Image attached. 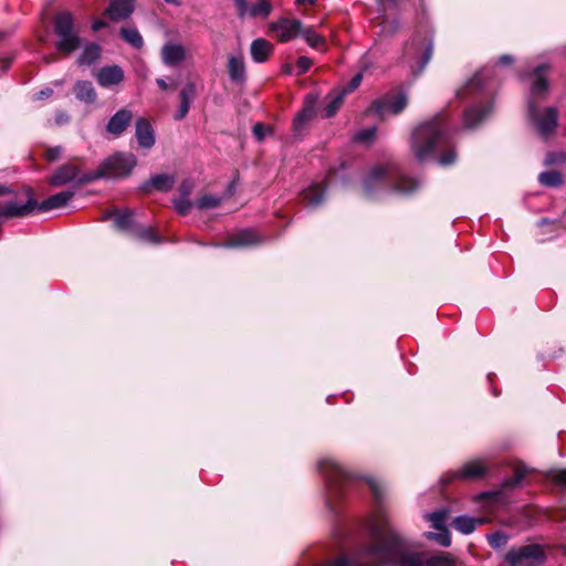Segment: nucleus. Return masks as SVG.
Returning <instances> with one entry per match:
<instances>
[{"label": "nucleus", "mask_w": 566, "mask_h": 566, "mask_svg": "<svg viewBox=\"0 0 566 566\" xmlns=\"http://www.w3.org/2000/svg\"><path fill=\"white\" fill-rule=\"evenodd\" d=\"M98 179H106L105 171L103 169L102 164L98 166V168L95 171H88L81 176H77L75 185L73 186V189L75 190L80 186L93 182Z\"/></svg>", "instance_id": "58836bf2"}, {"label": "nucleus", "mask_w": 566, "mask_h": 566, "mask_svg": "<svg viewBox=\"0 0 566 566\" xmlns=\"http://www.w3.org/2000/svg\"><path fill=\"white\" fill-rule=\"evenodd\" d=\"M175 182L172 175L158 174L140 184L138 191L143 195H151L154 191L168 192L174 188Z\"/></svg>", "instance_id": "2eb2a0df"}, {"label": "nucleus", "mask_w": 566, "mask_h": 566, "mask_svg": "<svg viewBox=\"0 0 566 566\" xmlns=\"http://www.w3.org/2000/svg\"><path fill=\"white\" fill-rule=\"evenodd\" d=\"M174 206H175L176 211L179 214L187 216V214H189V212L192 208V202L188 199L182 198L179 200H175Z\"/></svg>", "instance_id": "603ef678"}, {"label": "nucleus", "mask_w": 566, "mask_h": 566, "mask_svg": "<svg viewBox=\"0 0 566 566\" xmlns=\"http://www.w3.org/2000/svg\"><path fill=\"white\" fill-rule=\"evenodd\" d=\"M303 36L307 44L316 50L326 49V40L321 34L316 33L312 28H307L303 31Z\"/></svg>", "instance_id": "ea45409f"}, {"label": "nucleus", "mask_w": 566, "mask_h": 566, "mask_svg": "<svg viewBox=\"0 0 566 566\" xmlns=\"http://www.w3.org/2000/svg\"><path fill=\"white\" fill-rule=\"evenodd\" d=\"M161 59L168 66H175L186 59V50L180 44L166 43L161 49Z\"/></svg>", "instance_id": "c756f323"}, {"label": "nucleus", "mask_w": 566, "mask_h": 566, "mask_svg": "<svg viewBox=\"0 0 566 566\" xmlns=\"http://www.w3.org/2000/svg\"><path fill=\"white\" fill-rule=\"evenodd\" d=\"M361 81H363V74L357 73L352 77V80L345 86H343L342 88H338V91L340 93H344V95L346 96L347 94L357 90L359 87V85L361 84Z\"/></svg>", "instance_id": "8fccbe9b"}, {"label": "nucleus", "mask_w": 566, "mask_h": 566, "mask_svg": "<svg viewBox=\"0 0 566 566\" xmlns=\"http://www.w3.org/2000/svg\"><path fill=\"white\" fill-rule=\"evenodd\" d=\"M80 168L73 164H63L55 169L49 178V184L53 187H62L73 180H76Z\"/></svg>", "instance_id": "393cba45"}, {"label": "nucleus", "mask_w": 566, "mask_h": 566, "mask_svg": "<svg viewBox=\"0 0 566 566\" xmlns=\"http://www.w3.org/2000/svg\"><path fill=\"white\" fill-rule=\"evenodd\" d=\"M326 187L314 184L302 191V200L308 207H318L325 199Z\"/></svg>", "instance_id": "7c9ffc66"}, {"label": "nucleus", "mask_w": 566, "mask_h": 566, "mask_svg": "<svg viewBox=\"0 0 566 566\" xmlns=\"http://www.w3.org/2000/svg\"><path fill=\"white\" fill-rule=\"evenodd\" d=\"M546 479L555 486L566 489V469L549 470L546 473Z\"/></svg>", "instance_id": "a18cd8bd"}, {"label": "nucleus", "mask_w": 566, "mask_h": 566, "mask_svg": "<svg viewBox=\"0 0 566 566\" xmlns=\"http://www.w3.org/2000/svg\"><path fill=\"white\" fill-rule=\"evenodd\" d=\"M488 472L489 467L481 459H474L465 462L459 470L446 473L441 483L447 486L455 480L476 481L483 479Z\"/></svg>", "instance_id": "9b49d317"}, {"label": "nucleus", "mask_w": 566, "mask_h": 566, "mask_svg": "<svg viewBox=\"0 0 566 566\" xmlns=\"http://www.w3.org/2000/svg\"><path fill=\"white\" fill-rule=\"evenodd\" d=\"M377 4L379 6V10L384 13L390 10H399L402 0H376Z\"/></svg>", "instance_id": "3c124183"}, {"label": "nucleus", "mask_w": 566, "mask_h": 566, "mask_svg": "<svg viewBox=\"0 0 566 566\" xmlns=\"http://www.w3.org/2000/svg\"><path fill=\"white\" fill-rule=\"evenodd\" d=\"M434 50V32L429 29L417 30L410 42L406 44L405 55L411 75L417 78L426 70Z\"/></svg>", "instance_id": "423d86ee"}, {"label": "nucleus", "mask_w": 566, "mask_h": 566, "mask_svg": "<svg viewBox=\"0 0 566 566\" xmlns=\"http://www.w3.org/2000/svg\"><path fill=\"white\" fill-rule=\"evenodd\" d=\"M107 27V23L104 20L97 19L92 23L93 31H99Z\"/></svg>", "instance_id": "e2e57ef3"}, {"label": "nucleus", "mask_w": 566, "mask_h": 566, "mask_svg": "<svg viewBox=\"0 0 566 566\" xmlns=\"http://www.w3.org/2000/svg\"><path fill=\"white\" fill-rule=\"evenodd\" d=\"M227 71L232 83L243 86L247 83V67L242 54L228 57Z\"/></svg>", "instance_id": "5701e85b"}, {"label": "nucleus", "mask_w": 566, "mask_h": 566, "mask_svg": "<svg viewBox=\"0 0 566 566\" xmlns=\"http://www.w3.org/2000/svg\"><path fill=\"white\" fill-rule=\"evenodd\" d=\"M313 65V60L307 56H300L296 61V66L298 69L297 75L305 74L311 66Z\"/></svg>", "instance_id": "6e6d98bb"}, {"label": "nucleus", "mask_w": 566, "mask_h": 566, "mask_svg": "<svg viewBox=\"0 0 566 566\" xmlns=\"http://www.w3.org/2000/svg\"><path fill=\"white\" fill-rule=\"evenodd\" d=\"M133 112L128 108H120L113 116H111L106 132L114 137H119L128 128L133 120Z\"/></svg>", "instance_id": "aec40b11"}, {"label": "nucleus", "mask_w": 566, "mask_h": 566, "mask_svg": "<svg viewBox=\"0 0 566 566\" xmlns=\"http://www.w3.org/2000/svg\"><path fill=\"white\" fill-rule=\"evenodd\" d=\"M483 87V81L480 74H474L468 83L457 91L458 98H465L470 94H474L481 91Z\"/></svg>", "instance_id": "c9c22d12"}, {"label": "nucleus", "mask_w": 566, "mask_h": 566, "mask_svg": "<svg viewBox=\"0 0 566 566\" xmlns=\"http://www.w3.org/2000/svg\"><path fill=\"white\" fill-rule=\"evenodd\" d=\"M295 2L298 6H306V4L314 6L317 2V0H295Z\"/></svg>", "instance_id": "338daca9"}, {"label": "nucleus", "mask_w": 566, "mask_h": 566, "mask_svg": "<svg viewBox=\"0 0 566 566\" xmlns=\"http://www.w3.org/2000/svg\"><path fill=\"white\" fill-rule=\"evenodd\" d=\"M63 148L61 146L46 147L44 157L48 161L53 163L60 159Z\"/></svg>", "instance_id": "5fc2aeb1"}, {"label": "nucleus", "mask_w": 566, "mask_h": 566, "mask_svg": "<svg viewBox=\"0 0 566 566\" xmlns=\"http://www.w3.org/2000/svg\"><path fill=\"white\" fill-rule=\"evenodd\" d=\"M72 92L76 99L85 104H94L97 99V93L93 83L86 80H78L74 83Z\"/></svg>", "instance_id": "cd10ccee"}, {"label": "nucleus", "mask_w": 566, "mask_h": 566, "mask_svg": "<svg viewBox=\"0 0 566 566\" xmlns=\"http://www.w3.org/2000/svg\"><path fill=\"white\" fill-rule=\"evenodd\" d=\"M528 474V469L524 464H518L514 468L513 475L506 478L503 481V486L505 489H514L525 479Z\"/></svg>", "instance_id": "4c0bfd02"}, {"label": "nucleus", "mask_w": 566, "mask_h": 566, "mask_svg": "<svg viewBox=\"0 0 566 566\" xmlns=\"http://www.w3.org/2000/svg\"><path fill=\"white\" fill-rule=\"evenodd\" d=\"M238 9V17L243 19L249 12L250 17L268 18L272 12V3L270 0H259L248 9L247 0H233Z\"/></svg>", "instance_id": "6ab92c4d"}, {"label": "nucleus", "mask_w": 566, "mask_h": 566, "mask_svg": "<svg viewBox=\"0 0 566 566\" xmlns=\"http://www.w3.org/2000/svg\"><path fill=\"white\" fill-rule=\"evenodd\" d=\"M101 46L96 43H91L85 46L84 51L77 59V63L83 65H92L94 64L101 56Z\"/></svg>", "instance_id": "72a5a7b5"}, {"label": "nucleus", "mask_w": 566, "mask_h": 566, "mask_svg": "<svg viewBox=\"0 0 566 566\" xmlns=\"http://www.w3.org/2000/svg\"><path fill=\"white\" fill-rule=\"evenodd\" d=\"M347 167H348L347 164L345 161H343V163H340V165L338 167L329 168L327 171V176H326V179L328 180V182H331V184L335 182L337 179L338 172L340 170H346Z\"/></svg>", "instance_id": "13d9d810"}, {"label": "nucleus", "mask_w": 566, "mask_h": 566, "mask_svg": "<svg viewBox=\"0 0 566 566\" xmlns=\"http://www.w3.org/2000/svg\"><path fill=\"white\" fill-rule=\"evenodd\" d=\"M192 188H193L192 181L185 179L181 181L178 190L182 198L188 199V197L192 192Z\"/></svg>", "instance_id": "bf43d9fd"}, {"label": "nucleus", "mask_w": 566, "mask_h": 566, "mask_svg": "<svg viewBox=\"0 0 566 566\" xmlns=\"http://www.w3.org/2000/svg\"><path fill=\"white\" fill-rule=\"evenodd\" d=\"M509 535L503 531H496L486 535L488 544L493 549H500L504 547L509 542Z\"/></svg>", "instance_id": "c03bdc74"}, {"label": "nucleus", "mask_w": 566, "mask_h": 566, "mask_svg": "<svg viewBox=\"0 0 566 566\" xmlns=\"http://www.w3.org/2000/svg\"><path fill=\"white\" fill-rule=\"evenodd\" d=\"M345 95L340 93L338 90H334L326 96V99L329 102L323 108V117L332 118L339 111L340 106L344 103Z\"/></svg>", "instance_id": "473e14b6"}, {"label": "nucleus", "mask_w": 566, "mask_h": 566, "mask_svg": "<svg viewBox=\"0 0 566 566\" xmlns=\"http://www.w3.org/2000/svg\"><path fill=\"white\" fill-rule=\"evenodd\" d=\"M262 243L261 237L251 229H243L239 232L228 237L223 247L238 249V248H250Z\"/></svg>", "instance_id": "f3484780"}, {"label": "nucleus", "mask_w": 566, "mask_h": 566, "mask_svg": "<svg viewBox=\"0 0 566 566\" xmlns=\"http://www.w3.org/2000/svg\"><path fill=\"white\" fill-rule=\"evenodd\" d=\"M318 96L308 93L304 96L301 109L295 114L292 130L295 137L302 138L307 132L308 125L317 117Z\"/></svg>", "instance_id": "9d476101"}, {"label": "nucleus", "mask_w": 566, "mask_h": 566, "mask_svg": "<svg viewBox=\"0 0 566 566\" xmlns=\"http://www.w3.org/2000/svg\"><path fill=\"white\" fill-rule=\"evenodd\" d=\"M75 196L74 189H67L54 193L43 200L41 203L34 197V190L30 186H23L17 193V199L24 203H18L17 201H8L0 207V228L3 222L11 218H23L31 214L35 209L40 212H46L53 209L65 207Z\"/></svg>", "instance_id": "20e7f679"}, {"label": "nucleus", "mask_w": 566, "mask_h": 566, "mask_svg": "<svg viewBox=\"0 0 566 566\" xmlns=\"http://www.w3.org/2000/svg\"><path fill=\"white\" fill-rule=\"evenodd\" d=\"M449 511L447 509H441L438 511H434L432 513H429L427 515V520L431 522V527L441 531L444 530L446 526V520L448 517Z\"/></svg>", "instance_id": "79ce46f5"}, {"label": "nucleus", "mask_w": 566, "mask_h": 566, "mask_svg": "<svg viewBox=\"0 0 566 566\" xmlns=\"http://www.w3.org/2000/svg\"><path fill=\"white\" fill-rule=\"evenodd\" d=\"M489 520L486 517H470L467 515H460L453 518L451 525L458 532L469 535L475 531L479 525L486 524Z\"/></svg>", "instance_id": "c85d7f7f"}, {"label": "nucleus", "mask_w": 566, "mask_h": 566, "mask_svg": "<svg viewBox=\"0 0 566 566\" xmlns=\"http://www.w3.org/2000/svg\"><path fill=\"white\" fill-rule=\"evenodd\" d=\"M538 181L545 187H559L564 184V176L558 170H546L539 174Z\"/></svg>", "instance_id": "e433bc0d"}, {"label": "nucleus", "mask_w": 566, "mask_h": 566, "mask_svg": "<svg viewBox=\"0 0 566 566\" xmlns=\"http://www.w3.org/2000/svg\"><path fill=\"white\" fill-rule=\"evenodd\" d=\"M156 83L164 91L168 88V85L164 78H157Z\"/></svg>", "instance_id": "774afa93"}, {"label": "nucleus", "mask_w": 566, "mask_h": 566, "mask_svg": "<svg viewBox=\"0 0 566 566\" xmlns=\"http://www.w3.org/2000/svg\"><path fill=\"white\" fill-rule=\"evenodd\" d=\"M135 137L138 146L143 149H150L156 143L155 130L150 122L145 117L135 120Z\"/></svg>", "instance_id": "a211bd4d"}, {"label": "nucleus", "mask_w": 566, "mask_h": 566, "mask_svg": "<svg viewBox=\"0 0 566 566\" xmlns=\"http://www.w3.org/2000/svg\"><path fill=\"white\" fill-rule=\"evenodd\" d=\"M221 203V200L211 195H205L197 200V207L200 210L217 208Z\"/></svg>", "instance_id": "de8ad7c7"}, {"label": "nucleus", "mask_w": 566, "mask_h": 566, "mask_svg": "<svg viewBox=\"0 0 566 566\" xmlns=\"http://www.w3.org/2000/svg\"><path fill=\"white\" fill-rule=\"evenodd\" d=\"M13 192L14 191L10 187L0 184V197L11 195Z\"/></svg>", "instance_id": "0e129e2a"}, {"label": "nucleus", "mask_w": 566, "mask_h": 566, "mask_svg": "<svg viewBox=\"0 0 566 566\" xmlns=\"http://www.w3.org/2000/svg\"><path fill=\"white\" fill-rule=\"evenodd\" d=\"M54 33L60 38L56 42V49L71 54L81 45V38L74 31V18L71 12H59L53 20Z\"/></svg>", "instance_id": "0eeeda50"}, {"label": "nucleus", "mask_w": 566, "mask_h": 566, "mask_svg": "<svg viewBox=\"0 0 566 566\" xmlns=\"http://www.w3.org/2000/svg\"><path fill=\"white\" fill-rule=\"evenodd\" d=\"M120 38L130 44L134 49H142L144 46V40L136 28H122L119 30Z\"/></svg>", "instance_id": "f704fd0d"}, {"label": "nucleus", "mask_w": 566, "mask_h": 566, "mask_svg": "<svg viewBox=\"0 0 566 566\" xmlns=\"http://www.w3.org/2000/svg\"><path fill=\"white\" fill-rule=\"evenodd\" d=\"M528 115L535 123L538 132L547 136L552 134L557 126L558 113L555 107H547L543 115H539L535 101H528Z\"/></svg>", "instance_id": "f8f14e48"}, {"label": "nucleus", "mask_w": 566, "mask_h": 566, "mask_svg": "<svg viewBox=\"0 0 566 566\" xmlns=\"http://www.w3.org/2000/svg\"><path fill=\"white\" fill-rule=\"evenodd\" d=\"M365 481L370 489L375 502L380 506L384 500V490L381 484L373 478H366Z\"/></svg>", "instance_id": "49530a36"}, {"label": "nucleus", "mask_w": 566, "mask_h": 566, "mask_svg": "<svg viewBox=\"0 0 566 566\" xmlns=\"http://www.w3.org/2000/svg\"><path fill=\"white\" fill-rule=\"evenodd\" d=\"M273 52L274 45L263 38L253 40L250 45L251 57L255 63H264Z\"/></svg>", "instance_id": "bb28decb"}, {"label": "nucleus", "mask_w": 566, "mask_h": 566, "mask_svg": "<svg viewBox=\"0 0 566 566\" xmlns=\"http://www.w3.org/2000/svg\"><path fill=\"white\" fill-rule=\"evenodd\" d=\"M252 133L258 142H263L265 135L272 133V128L263 123H256L252 128Z\"/></svg>", "instance_id": "864d4df0"}, {"label": "nucleus", "mask_w": 566, "mask_h": 566, "mask_svg": "<svg viewBox=\"0 0 566 566\" xmlns=\"http://www.w3.org/2000/svg\"><path fill=\"white\" fill-rule=\"evenodd\" d=\"M426 566H455V559L448 552H440L426 560Z\"/></svg>", "instance_id": "a19ab883"}, {"label": "nucleus", "mask_w": 566, "mask_h": 566, "mask_svg": "<svg viewBox=\"0 0 566 566\" xmlns=\"http://www.w3.org/2000/svg\"><path fill=\"white\" fill-rule=\"evenodd\" d=\"M133 234L144 241H148L155 244L161 243L163 238L157 234L154 228H135Z\"/></svg>", "instance_id": "37998d69"}, {"label": "nucleus", "mask_w": 566, "mask_h": 566, "mask_svg": "<svg viewBox=\"0 0 566 566\" xmlns=\"http://www.w3.org/2000/svg\"><path fill=\"white\" fill-rule=\"evenodd\" d=\"M438 146H447L438 157L439 165H453L458 156L455 148L449 145L448 126L442 114L417 126L410 137V147L418 163H424L433 157Z\"/></svg>", "instance_id": "f03ea898"}, {"label": "nucleus", "mask_w": 566, "mask_h": 566, "mask_svg": "<svg viewBox=\"0 0 566 566\" xmlns=\"http://www.w3.org/2000/svg\"><path fill=\"white\" fill-rule=\"evenodd\" d=\"M407 95L399 93L397 96L375 99L368 107L367 113L384 117L386 111H390L394 115H398L407 107Z\"/></svg>", "instance_id": "ddd939ff"}, {"label": "nucleus", "mask_w": 566, "mask_h": 566, "mask_svg": "<svg viewBox=\"0 0 566 566\" xmlns=\"http://www.w3.org/2000/svg\"><path fill=\"white\" fill-rule=\"evenodd\" d=\"M548 70L549 65L547 64H539L533 70L532 75L534 76V80L531 85L532 101H534L533 98H541L545 96L548 92L549 83L546 76Z\"/></svg>", "instance_id": "4be33fe9"}, {"label": "nucleus", "mask_w": 566, "mask_h": 566, "mask_svg": "<svg viewBox=\"0 0 566 566\" xmlns=\"http://www.w3.org/2000/svg\"><path fill=\"white\" fill-rule=\"evenodd\" d=\"M369 541L349 554L313 566H426L423 553L410 551L379 507L367 523Z\"/></svg>", "instance_id": "f257e3e1"}, {"label": "nucleus", "mask_w": 566, "mask_h": 566, "mask_svg": "<svg viewBox=\"0 0 566 566\" xmlns=\"http://www.w3.org/2000/svg\"><path fill=\"white\" fill-rule=\"evenodd\" d=\"M515 62V57L512 54H502L499 56L496 64L501 66H509Z\"/></svg>", "instance_id": "680f3d73"}, {"label": "nucleus", "mask_w": 566, "mask_h": 566, "mask_svg": "<svg viewBox=\"0 0 566 566\" xmlns=\"http://www.w3.org/2000/svg\"><path fill=\"white\" fill-rule=\"evenodd\" d=\"M319 470L325 479L327 489V505L329 510L336 511L337 502L354 486L357 479L344 467L332 460L319 462Z\"/></svg>", "instance_id": "39448f33"}, {"label": "nucleus", "mask_w": 566, "mask_h": 566, "mask_svg": "<svg viewBox=\"0 0 566 566\" xmlns=\"http://www.w3.org/2000/svg\"><path fill=\"white\" fill-rule=\"evenodd\" d=\"M302 30V22L297 19L281 18L270 24V31L275 33L279 42L285 43L297 36Z\"/></svg>", "instance_id": "4468645a"}, {"label": "nucleus", "mask_w": 566, "mask_h": 566, "mask_svg": "<svg viewBox=\"0 0 566 566\" xmlns=\"http://www.w3.org/2000/svg\"><path fill=\"white\" fill-rule=\"evenodd\" d=\"M503 493L501 491L482 492L478 495V500H490L492 502H501Z\"/></svg>", "instance_id": "4d7b16f0"}, {"label": "nucleus", "mask_w": 566, "mask_h": 566, "mask_svg": "<svg viewBox=\"0 0 566 566\" xmlns=\"http://www.w3.org/2000/svg\"><path fill=\"white\" fill-rule=\"evenodd\" d=\"M427 537L436 539L443 547L451 545V535L447 527L439 531V533H428Z\"/></svg>", "instance_id": "09e8293b"}, {"label": "nucleus", "mask_w": 566, "mask_h": 566, "mask_svg": "<svg viewBox=\"0 0 566 566\" xmlns=\"http://www.w3.org/2000/svg\"><path fill=\"white\" fill-rule=\"evenodd\" d=\"M375 134H376L375 127L363 129L356 135V139L359 142H368L375 137Z\"/></svg>", "instance_id": "052dcab7"}, {"label": "nucleus", "mask_w": 566, "mask_h": 566, "mask_svg": "<svg viewBox=\"0 0 566 566\" xmlns=\"http://www.w3.org/2000/svg\"><path fill=\"white\" fill-rule=\"evenodd\" d=\"M415 179L403 176L392 163L374 166L363 180L364 196L376 199L382 192L409 195L417 189Z\"/></svg>", "instance_id": "7ed1b4c3"}, {"label": "nucleus", "mask_w": 566, "mask_h": 566, "mask_svg": "<svg viewBox=\"0 0 566 566\" xmlns=\"http://www.w3.org/2000/svg\"><path fill=\"white\" fill-rule=\"evenodd\" d=\"M137 157L130 151H115L101 164L106 179H125L137 166Z\"/></svg>", "instance_id": "6e6552de"}, {"label": "nucleus", "mask_w": 566, "mask_h": 566, "mask_svg": "<svg viewBox=\"0 0 566 566\" xmlns=\"http://www.w3.org/2000/svg\"><path fill=\"white\" fill-rule=\"evenodd\" d=\"M493 113V102L483 105H474L464 111L463 119L467 128H476Z\"/></svg>", "instance_id": "dca6fc26"}, {"label": "nucleus", "mask_w": 566, "mask_h": 566, "mask_svg": "<svg viewBox=\"0 0 566 566\" xmlns=\"http://www.w3.org/2000/svg\"><path fill=\"white\" fill-rule=\"evenodd\" d=\"M134 12V0H109L104 14L113 22L128 19Z\"/></svg>", "instance_id": "412c9836"}, {"label": "nucleus", "mask_w": 566, "mask_h": 566, "mask_svg": "<svg viewBox=\"0 0 566 566\" xmlns=\"http://www.w3.org/2000/svg\"><path fill=\"white\" fill-rule=\"evenodd\" d=\"M282 73L285 75H291L293 73V65L291 64H283L282 65Z\"/></svg>", "instance_id": "69168bd1"}, {"label": "nucleus", "mask_w": 566, "mask_h": 566, "mask_svg": "<svg viewBox=\"0 0 566 566\" xmlns=\"http://www.w3.org/2000/svg\"><path fill=\"white\" fill-rule=\"evenodd\" d=\"M108 217L114 218V227L117 230L130 231L132 233L134 232L135 227L132 210H125L124 212H120L119 210L115 209L108 214Z\"/></svg>", "instance_id": "2f4dec72"}, {"label": "nucleus", "mask_w": 566, "mask_h": 566, "mask_svg": "<svg viewBox=\"0 0 566 566\" xmlns=\"http://www.w3.org/2000/svg\"><path fill=\"white\" fill-rule=\"evenodd\" d=\"M546 560L547 555L539 544L512 547L504 555V563L507 566H533L544 564Z\"/></svg>", "instance_id": "1a4fd4ad"}, {"label": "nucleus", "mask_w": 566, "mask_h": 566, "mask_svg": "<svg viewBox=\"0 0 566 566\" xmlns=\"http://www.w3.org/2000/svg\"><path fill=\"white\" fill-rule=\"evenodd\" d=\"M96 78L103 87L117 85L124 80V71L118 65L104 66L98 71Z\"/></svg>", "instance_id": "a878e982"}, {"label": "nucleus", "mask_w": 566, "mask_h": 566, "mask_svg": "<svg viewBox=\"0 0 566 566\" xmlns=\"http://www.w3.org/2000/svg\"><path fill=\"white\" fill-rule=\"evenodd\" d=\"M197 95L198 92L196 84L193 82L186 83L179 93L180 104L178 111L174 115L176 120H182L187 116L190 105L196 99Z\"/></svg>", "instance_id": "b1692460"}]
</instances>
